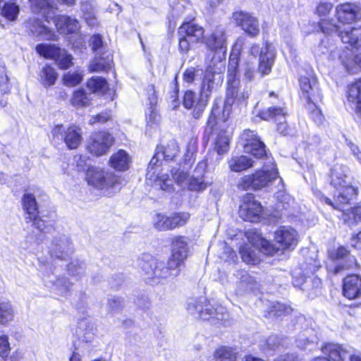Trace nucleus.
Here are the masks:
<instances>
[{
    "mask_svg": "<svg viewBox=\"0 0 361 361\" xmlns=\"http://www.w3.org/2000/svg\"><path fill=\"white\" fill-rule=\"evenodd\" d=\"M172 255L167 263L145 253L136 262V267L146 280H159L175 277L179 274L180 267L188 257V241L184 236L173 238Z\"/></svg>",
    "mask_w": 361,
    "mask_h": 361,
    "instance_id": "1",
    "label": "nucleus"
},
{
    "mask_svg": "<svg viewBox=\"0 0 361 361\" xmlns=\"http://www.w3.org/2000/svg\"><path fill=\"white\" fill-rule=\"evenodd\" d=\"M237 61L234 59L229 60L227 74V87L226 98L223 109V119H228L232 112L233 105H239L246 102L250 94V89L243 87L238 75Z\"/></svg>",
    "mask_w": 361,
    "mask_h": 361,
    "instance_id": "2",
    "label": "nucleus"
},
{
    "mask_svg": "<svg viewBox=\"0 0 361 361\" xmlns=\"http://www.w3.org/2000/svg\"><path fill=\"white\" fill-rule=\"evenodd\" d=\"M179 152L178 143L174 140H170L166 145L157 147L155 154L149 161V169L147 173V179L154 181L155 187L169 192L173 190V180L168 174L156 175L152 170L162 160H173Z\"/></svg>",
    "mask_w": 361,
    "mask_h": 361,
    "instance_id": "3",
    "label": "nucleus"
},
{
    "mask_svg": "<svg viewBox=\"0 0 361 361\" xmlns=\"http://www.w3.org/2000/svg\"><path fill=\"white\" fill-rule=\"evenodd\" d=\"M349 168L341 164H336L331 169L330 184L336 188L338 193L336 202L348 204L358 192L357 187L349 181Z\"/></svg>",
    "mask_w": 361,
    "mask_h": 361,
    "instance_id": "4",
    "label": "nucleus"
},
{
    "mask_svg": "<svg viewBox=\"0 0 361 361\" xmlns=\"http://www.w3.org/2000/svg\"><path fill=\"white\" fill-rule=\"evenodd\" d=\"M86 178L89 185L102 190L106 195L119 191L125 184L121 176L98 167H89L87 169Z\"/></svg>",
    "mask_w": 361,
    "mask_h": 361,
    "instance_id": "5",
    "label": "nucleus"
},
{
    "mask_svg": "<svg viewBox=\"0 0 361 361\" xmlns=\"http://www.w3.org/2000/svg\"><path fill=\"white\" fill-rule=\"evenodd\" d=\"M278 176V171L271 158H267V163L260 170L250 175L243 176L238 183V188L243 190H257L269 185Z\"/></svg>",
    "mask_w": 361,
    "mask_h": 361,
    "instance_id": "6",
    "label": "nucleus"
},
{
    "mask_svg": "<svg viewBox=\"0 0 361 361\" xmlns=\"http://www.w3.org/2000/svg\"><path fill=\"white\" fill-rule=\"evenodd\" d=\"M23 208L27 222H32L39 231L49 233L53 230V221L43 219L39 216L38 206L35 195L30 192H25L22 197Z\"/></svg>",
    "mask_w": 361,
    "mask_h": 361,
    "instance_id": "7",
    "label": "nucleus"
},
{
    "mask_svg": "<svg viewBox=\"0 0 361 361\" xmlns=\"http://www.w3.org/2000/svg\"><path fill=\"white\" fill-rule=\"evenodd\" d=\"M240 253L243 262L249 264H257L261 261L260 253L267 255L275 254V249L267 240L259 238L254 245H245L240 250Z\"/></svg>",
    "mask_w": 361,
    "mask_h": 361,
    "instance_id": "8",
    "label": "nucleus"
},
{
    "mask_svg": "<svg viewBox=\"0 0 361 361\" xmlns=\"http://www.w3.org/2000/svg\"><path fill=\"white\" fill-rule=\"evenodd\" d=\"M329 256L334 262V264L327 267L329 273L337 274L346 270L356 269L359 267L355 257L350 255L344 247L330 251Z\"/></svg>",
    "mask_w": 361,
    "mask_h": 361,
    "instance_id": "9",
    "label": "nucleus"
},
{
    "mask_svg": "<svg viewBox=\"0 0 361 361\" xmlns=\"http://www.w3.org/2000/svg\"><path fill=\"white\" fill-rule=\"evenodd\" d=\"M52 135L55 138L63 140L70 149H77L82 141L81 129L75 125H57L53 128Z\"/></svg>",
    "mask_w": 361,
    "mask_h": 361,
    "instance_id": "10",
    "label": "nucleus"
},
{
    "mask_svg": "<svg viewBox=\"0 0 361 361\" xmlns=\"http://www.w3.org/2000/svg\"><path fill=\"white\" fill-rule=\"evenodd\" d=\"M300 97L305 100L308 108L314 106V102L322 99L317 80L314 76H302L300 80Z\"/></svg>",
    "mask_w": 361,
    "mask_h": 361,
    "instance_id": "11",
    "label": "nucleus"
},
{
    "mask_svg": "<svg viewBox=\"0 0 361 361\" xmlns=\"http://www.w3.org/2000/svg\"><path fill=\"white\" fill-rule=\"evenodd\" d=\"M262 212L261 204L255 200L252 194L247 193L243 197L239 208V216L244 221H257Z\"/></svg>",
    "mask_w": 361,
    "mask_h": 361,
    "instance_id": "12",
    "label": "nucleus"
},
{
    "mask_svg": "<svg viewBox=\"0 0 361 361\" xmlns=\"http://www.w3.org/2000/svg\"><path fill=\"white\" fill-rule=\"evenodd\" d=\"M274 240L278 245H274L275 253L280 250H293L298 244V233L291 227L282 226L275 232Z\"/></svg>",
    "mask_w": 361,
    "mask_h": 361,
    "instance_id": "13",
    "label": "nucleus"
},
{
    "mask_svg": "<svg viewBox=\"0 0 361 361\" xmlns=\"http://www.w3.org/2000/svg\"><path fill=\"white\" fill-rule=\"evenodd\" d=\"M113 142L114 138L109 133L99 132L91 136L87 149L91 154L99 157L106 154Z\"/></svg>",
    "mask_w": 361,
    "mask_h": 361,
    "instance_id": "14",
    "label": "nucleus"
},
{
    "mask_svg": "<svg viewBox=\"0 0 361 361\" xmlns=\"http://www.w3.org/2000/svg\"><path fill=\"white\" fill-rule=\"evenodd\" d=\"M49 250L51 257L66 259L73 253L74 249L68 237L57 234L54 237Z\"/></svg>",
    "mask_w": 361,
    "mask_h": 361,
    "instance_id": "15",
    "label": "nucleus"
},
{
    "mask_svg": "<svg viewBox=\"0 0 361 361\" xmlns=\"http://www.w3.org/2000/svg\"><path fill=\"white\" fill-rule=\"evenodd\" d=\"M203 42L208 49L225 54L227 47L225 29L222 26L216 27L209 35L204 36Z\"/></svg>",
    "mask_w": 361,
    "mask_h": 361,
    "instance_id": "16",
    "label": "nucleus"
},
{
    "mask_svg": "<svg viewBox=\"0 0 361 361\" xmlns=\"http://www.w3.org/2000/svg\"><path fill=\"white\" fill-rule=\"evenodd\" d=\"M188 310L190 314H197L199 317L204 320L209 319L212 317L222 319V317H219L216 309L208 303L204 298H201L199 300L192 299L188 305Z\"/></svg>",
    "mask_w": 361,
    "mask_h": 361,
    "instance_id": "17",
    "label": "nucleus"
},
{
    "mask_svg": "<svg viewBox=\"0 0 361 361\" xmlns=\"http://www.w3.org/2000/svg\"><path fill=\"white\" fill-rule=\"evenodd\" d=\"M320 200L334 209L343 211L342 218L344 222L349 226L353 227L358 222L361 221V206L355 207L349 210H345L343 208L345 204H341L338 202H334L329 197L323 195H321Z\"/></svg>",
    "mask_w": 361,
    "mask_h": 361,
    "instance_id": "18",
    "label": "nucleus"
},
{
    "mask_svg": "<svg viewBox=\"0 0 361 361\" xmlns=\"http://www.w3.org/2000/svg\"><path fill=\"white\" fill-rule=\"evenodd\" d=\"M245 140L244 151L257 159L266 155L265 145L259 140L255 131L246 130L243 134Z\"/></svg>",
    "mask_w": 361,
    "mask_h": 361,
    "instance_id": "19",
    "label": "nucleus"
},
{
    "mask_svg": "<svg viewBox=\"0 0 361 361\" xmlns=\"http://www.w3.org/2000/svg\"><path fill=\"white\" fill-rule=\"evenodd\" d=\"M336 18L338 22L350 24L361 18V8L355 3H344L336 6Z\"/></svg>",
    "mask_w": 361,
    "mask_h": 361,
    "instance_id": "20",
    "label": "nucleus"
},
{
    "mask_svg": "<svg viewBox=\"0 0 361 361\" xmlns=\"http://www.w3.org/2000/svg\"><path fill=\"white\" fill-rule=\"evenodd\" d=\"M233 18L249 36L255 37L259 33V21L251 14L243 11L235 12L233 14Z\"/></svg>",
    "mask_w": 361,
    "mask_h": 361,
    "instance_id": "21",
    "label": "nucleus"
},
{
    "mask_svg": "<svg viewBox=\"0 0 361 361\" xmlns=\"http://www.w3.org/2000/svg\"><path fill=\"white\" fill-rule=\"evenodd\" d=\"M32 13L41 14L46 21L52 20L54 14L59 10L54 0H28Z\"/></svg>",
    "mask_w": 361,
    "mask_h": 361,
    "instance_id": "22",
    "label": "nucleus"
},
{
    "mask_svg": "<svg viewBox=\"0 0 361 361\" xmlns=\"http://www.w3.org/2000/svg\"><path fill=\"white\" fill-rule=\"evenodd\" d=\"M52 20L55 27L60 34L68 35L77 32L80 29L79 21L66 15H55Z\"/></svg>",
    "mask_w": 361,
    "mask_h": 361,
    "instance_id": "23",
    "label": "nucleus"
},
{
    "mask_svg": "<svg viewBox=\"0 0 361 361\" xmlns=\"http://www.w3.org/2000/svg\"><path fill=\"white\" fill-rule=\"evenodd\" d=\"M234 276L236 279V289L235 290L236 295H242L247 290H254L257 288V282L245 270L236 271Z\"/></svg>",
    "mask_w": 361,
    "mask_h": 361,
    "instance_id": "24",
    "label": "nucleus"
},
{
    "mask_svg": "<svg viewBox=\"0 0 361 361\" xmlns=\"http://www.w3.org/2000/svg\"><path fill=\"white\" fill-rule=\"evenodd\" d=\"M343 292L348 299H355L361 296V276L351 274L347 276L343 283Z\"/></svg>",
    "mask_w": 361,
    "mask_h": 361,
    "instance_id": "25",
    "label": "nucleus"
},
{
    "mask_svg": "<svg viewBox=\"0 0 361 361\" xmlns=\"http://www.w3.org/2000/svg\"><path fill=\"white\" fill-rule=\"evenodd\" d=\"M275 52L271 45L266 44L262 48L259 59L258 71L261 77L269 75L271 73L274 63Z\"/></svg>",
    "mask_w": 361,
    "mask_h": 361,
    "instance_id": "26",
    "label": "nucleus"
},
{
    "mask_svg": "<svg viewBox=\"0 0 361 361\" xmlns=\"http://www.w3.org/2000/svg\"><path fill=\"white\" fill-rule=\"evenodd\" d=\"M322 353L332 361H343L350 355V348L338 343H328L322 347Z\"/></svg>",
    "mask_w": 361,
    "mask_h": 361,
    "instance_id": "27",
    "label": "nucleus"
},
{
    "mask_svg": "<svg viewBox=\"0 0 361 361\" xmlns=\"http://www.w3.org/2000/svg\"><path fill=\"white\" fill-rule=\"evenodd\" d=\"M178 35L186 36L192 43L203 42L204 30L202 27L191 23H184L178 29Z\"/></svg>",
    "mask_w": 361,
    "mask_h": 361,
    "instance_id": "28",
    "label": "nucleus"
},
{
    "mask_svg": "<svg viewBox=\"0 0 361 361\" xmlns=\"http://www.w3.org/2000/svg\"><path fill=\"white\" fill-rule=\"evenodd\" d=\"M28 23L30 31L35 35L46 40L55 39L56 35L54 30L44 25L40 19H30Z\"/></svg>",
    "mask_w": 361,
    "mask_h": 361,
    "instance_id": "29",
    "label": "nucleus"
},
{
    "mask_svg": "<svg viewBox=\"0 0 361 361\" xmlns=\"http://www.w3.org/2000/svg\"><path fill=\"white\" fill-rule=\"evenodd\" d=\"M338 35L344 44L356 49L361 48V27L348 28L339 32Z\"/></svg>",
    "mask_w": 361,
    "mask_h": 361,
    "instance_id": "30",
    "label": "nucleus"
},
{
    "mask_svg": "<svg viewBox=\"0 0 361 361\" xmlns=\"http://www.w3.org/2000/svg\"><path fill=\"white\" fill-rule=\"evenodd\" d=\"M347 99L354 106L357 113L361 115V78L348 85Z\"/></svg>",
    "mask_w": 361,
    "mask_h": 361,
    "instance_id": "31",
    "label": "nucleus"
},
{
    "mask_svg": "<svg viewBox=\"0 0 361 361\" xmlns=\"http://www.w3.org/2000/svg\"><path fill=\"white\" fill-rule=\"evenodd\" d=\"M255 161L245 155L232 157L228 160L229 169L234 172H241L254 166Z\"/></svg>",
    "mask_w": 361,
    "mask_h": 361,
    "instance_id": "32",
    "label": "nucleus"
},
{
    "mask_svg": "<svg viewBox=\"0 0 361 361\" xmlns=\"http://www.w3.org/2000/svg\"><path fill=\"white\" fill-rule=\"evenodd\" d=\"M80 11L82 18L90 27L98 26L99 22L96 16L94 7L90 1H84L80 3Z\"/></svg>",
    "mask_w": 361,
    "mask_h": 361,
    "instance_id": "33",
    "label": "nucleus"
},
{
    "mask_svg": "<svg viewBox=\"0 0 361 361\" xmlns=\"http://www.w3.org/2000/svg\"><path fill=\"white\" fill-rule=\"evenodd\" d=\"M130 161V159L127 152L120 149L111 157L109 164L117 171H124L128 169Z\"/></svg>",
    "mask_w": 361,
    "mask_h": 361,
    "instance_id": "34",
    "label": "nucleus"
},
{
    "mask_svg": "<svg viewBox=\"0 0 361 361\" xmlns=\"http://www.w3.org/2000/svg\"><path fill=\"white\" fill-rule=\"evenodd\" d=\"M214 72H213L210 67L207 68L203 78L200 97L209 99L212 90L214 88Z\"/></svg>",
    "mask_w": 361,
    "mask_h": 361,
    "instance_id": "35",
    "label": "nucleus"
},
{
    "mask_svg": "<svg viewBox=\"0 0 361 361\" xmlns=\"http://www.w3.org/2000/svg\"><path fill=\"white\" fill-rule=\"evenodd\" d=\"M233 59L238 62L237 59ZM238 72L242 74L243 81L246 82L253 81L256 75L255 61L250 59L245 61L239 68L237 67L236 73Z\"/></svg>",
    "mask_w": 361,
    "mask_h": 361,
    "instance_id": "36",
    "label": "nucleus"
},
{
    "mask_svg": "<svg viewBox=\"0 0 361 361\" xmlns=\"http://www.w3.org/2000/svg\"><path fill=\"white\" fill-rule=\"evenodd\" d=\"M57 76L58 75L55 69L47 65L40 72L39 80L45 87H48L55 84Z\"/></svg>",
    "mask_w": 361,
    "mask_h": 361,
    "instance_id": "37",
    "label": "nucleus"
},
{
    "mask_svg": "<svg viewBox=\"0 0 361 361\" xmlns=\"http://www.w3.org/2000/svg\"><path fill=\"white\" fill-rule=\"evenodd\" d=\"M87 87L92 92L104 94L108 90V83L104 78L96 76L88 80Z\"/></svg>",
    "mask_w": 361,
    "mask_h": 361,
    "instance_id": "38",
    "label": "nucleus"
},
{
    "mask_svg": "<svg viewBox=\"0 0 361 361\" xmlns=\"http://www.w3.org/2000/svg\"><path fill=\"white\" fill-rule=\"evenodd\" d=\"M71 104L76 108H82L90 104V99L84 90L79 89L73 92Z\"/></svg>",
    "mask_w": 361,
    "mask_h": 361,
    "instance_id": "39",
    "label": "nucleus"
},
{
    "mask_svg": "<svg viewBox=\"0 0 361 361\" xmlns=\"http://www.w3.org/2000/svg\"><path fill=\"white\" fill-rule=\"evenodd\" d=\"M61 49L51 44H39L36 47L37 52L47 59L56 60L58 54H60Z\"/></svg>",
    "mask_w": 361,
    "mask_h": 361,
    "instance_id": "40",
    "label": "nucleus"
},
{
    "mask_svg": "<svg viewBox=\"0 0 361 361\" xmlns=\"http://www.w3.org/2000/svg\"><path fill=\"white\" fill-rule=\"evenodd\" d=\"M19 13V6L14 2L5 3L1 11L2 16L10 21L16 20Z\"/></svg>",
    "mask_w": 361,
    "mask_h": 361,
    "instance_id": "41",
    "label": "nucleus"
},
{
    "mask_svg": "<svg viewBox=\"0 0 361 361\" xmlns=\"http://www.w3.org/2000/svg\"><path fill=\"white\" fill-rule=\"evenodd\" d=\"M14 317V310L8 301L0 302V322L6 324L11 322Z\"/></svg>",
    "mask_w": 361,
    "mask_h": 361,
    "instance_id": "42",
    "label": "nucleus"
},
{
    "mask_svg": "<svg viewBox=\"0 0 361 361\" xmlns=\"http://www.w3.org/2000/svg\"><path fill=\"white\" fill-rule=\"evenodd\" d=\"M333 48L334 45L330 43L329 37H326L321 41V43L318 46L316 51L318 54H328L329 51H331L330 57L333 60H335L337 56L340 59L339 51L336 49H333Z\"/></svg>",
    "mask_w": 361,
    "mask_h": 361,
    "instance_id": "43",
    "label": "nucleus"
},
{
    "mask_svg": "<svg viewBox=\"0 0 361 361\" xmlns=\"http://www.w3.org/2000/svg\"><path fill=\"white\" fill-rule=\"evenodd\" d=\"M154 226L159 231L172 230L171 216L164 214H157L153 218Z\"/></svg>",
    "mask_w": 361,
    "mask_h": 361,
    "instance_id": "44",
    "label": "nucleus"
},
{
    "mask_svg": "<svg viewBox=\"0 0 361 361\" xmlns=\"http://www.w3.org/2000/svg\"><path fill=\"white\" fill-rule=\"evenodd\" d=\"M84 77V73L80 70L73 72H67L63 76V84L68 87H74L79 85Z\"/></svg>",
    "mask_w": 361,
    "mask_h": 361,
    "instance_id": "45",
    "label": "nucleus"
},
{
    "mask_svg": "<svg viewBox=\"0 0 361 361\" xmlns=\"http://www.w3.org/2000/svg\"><path fill=\"white\" fill-rule=\"evenodd\" d=\"M286 114L285 109L281 107H269L268 109L259 113L260 118L266 121L277 117L284 118Z\"/></svg>",
    "mask_w": 361,
    "mask_h": 361,
    "instance_id": "46",
    "label": "nucleus"
},
{
    "mask_svg": "<svg viewBox=\"0 0 361 361\" xmlns=\"http://www.w3.org/2000/svg\"><path fill=\"white\" fill-rule=\"evenodd\" d=\"M316 337L312 333V330L308 329L299 335L296 343L298 348L305 349L309 344L313 343Z\"/></svg>",
    "mask_w": 361,
    "mask_h": 361,
    "instance_id": "47",
    "label": "nucleus"
},
{
    "mask_svg": "<svg viewBox=\"0 0 361 361\" xmlns=\"http://www.w3.org/2000/svg\"><path fill=\"white\" fill-rule=\"evenodd\" d=\"M190 218V214L188 212H176L171 215L172 230L180 227L187 224Z\"/></svg>",
    "mask_w": 361,
    "mask_h": 361,
    "instance_id": "48",
    "label": "nucleus"
},
{
    "mask_svg": "<svg viewBox=\"0 0 361 361\" xmlns=\"http://www.w3.org/2000/svg\"><path fill=\"white\" fill-rule=\"evenodd\" d=\"M229 145V138L224 133H220L215 141V149L218 154L221 155L227 152Z\"/></svg>",
    "mask_w": 361,
    "mask_h": 361,
    "instance_id": "49",
    "label": "nucleus"
},
{
    "mask_svg": "<svg viewBox=\"0 0 361 361\" xmlns=\"http://www.w3.org/2000/svg\"><path fill=\"white\" fill-rule=\"evenodd\" d=\"M73 58L71 54H68L64 49L60 50V54H58L56 61L59 67L61 69H68L73 65Z\"/></svg>",
    "mask_w": 361,
    "mask_h": 361,
    "instance_id": "50",
    "label": "nucleus"
},
{
    "mask_svg": "<svg viewBox=\"0 0 361 361\" xmlns=\"http://www.w3.org/2000/svg\"><path fill=\"white\" fill-rule=\"evenodd\" d=\"M206 188L207 183L204 182V179L196 178L195 175L190 176L187 183V189L193 191H201L205 190Z\"/></svg>",
    "mask_w": 361,
    "mask_h": 361,
    "instance_id": "51",
    "label": "nucleus"
},
{
    "mask_svg": "<svg viewBox=\"0 0 361 361\" xmlns=\"http://www.w3.org/2000/svg\"><path fill=\"white\" fill-rule=\"evenodd\" d=\"M71 286V283L66 277L59 278L53 283V288L61 295L66 293Z\"/></svg>",
    "mask_w": 361,
    "mask_h": 361,
    "instance_id": "52",
    "label": "nucleus"
},
{
    "mask_svg": "<svg viewBox=\"0 0 361 361\" xmlns=\"http://www.w3.org/2000/svg\"><path fill=\"white\" fill-rule=\"evenodd\" d=\"M332 20L326 18H322L319 22V27L322 31L326 34H331L334 32H337L339 34L341 32L339 26L332 22Z\"/></svg>",
    "mask_w": 361,
    "mask_h": 361,
    "instance_id": "53",
    "label": "nucleus"
},
{
    "mask_svg": "<svg viewBox=\"0 0 361 361\" xmlns=\"http://www.w3.org/2000/svg\"><path fill=\"white\" fill-rule=\"evenodd\" d=\"M109 68V61H106L102 58H95L90 66V69L92 72L104 71Z\"/></svg>",
    "mask_w": 361,
    "mask_h": 361,
    "instance_id": "54",
    "label": "nucleus"
},
{
    "mask_svg": "<svg viewBox=\"0 0 361 361\" xmlns=\"http://www.w3.org/2000/svg\"><path fill=\"white\" fill-rule=\"evenodd\" d=\"M68 271L73 276H80L85 271V264L82 261L75 259L68 265Z\"/></svg>",
    "mask_w": 361,
    "mask_h": 361,
    "instance_id": "55",
    "label": "nucleus"
},
{
    "mask_svg": "<svg viewBox=\"0 0 361 361\" xmlns=\"http://www.w3.org/2000/svg\"><path fill=\"white\" fill-rule=\"evenodd\" d=\"M173 180L180 187L183 188H186L187 183H188L190 176L183 171H176L175 173H173Z\"/></svg>",
    "mask_w": 361,
    "mask_h": 361,
    "instance_id": "56",
    "label": "nucleus"
},
{
    "mask_svg": "<svg viewBox=\"0 0 361 361\" xmlns=\"http://www.w3.org/2000/svg\"><path fill=\"white\" fill-rule=\"evenodd\" d=\"M11 352V346L8 341V336L6 335L0 336V356L3 359L8 357Z\"/></svg>",
    "mask_w": 361,
    "mask_h": 361,
    "instance_id": "57",
    "label": "nucleus"
},
{
    "mask_svg": "<svg viewBox=\"0 0 361 361\" xmlns=\"http://www.w3.org/2000/svg\"><path fill=\"white\" fill-rule=\"evenodd\" d=\"M199 97L197 98L196 96V94L191 91L188 90L185 92L183 97V106L186 109H191L194 106L196 105L197 102H198Z\"/></svg>",
    "mask_w": 361,
    "mask_h": 361,
    "instance_id": "58",
    "label": "nucleus"
},
{
    "mask_svg": "<svg viewBox=\"0 0 361 361\" xmlns=\"http://www.w3.org/2000/svg\"><path fill=\"white\" fill-rule=\"evenodd\" d=\"M197 149V138H191L188 141L187 146V152L185 154V161H188L190 162L192 160L193 161V155L196 153Z\"/></svg>",
    "mask_w": 361,
    "mask_h": 361,
    "instance_id": "59",
    "label": "nucleus"
},
{
    "mask_svg": "<svg viewBox=\"0 0 361 361\" xmlns=\"http://www.w3.org/2000/svg\"><path fill=\"white\" fill-rule=\"evenodd\" d=\"M207 102L208 99L199 97L198 102H197L196 105L193 106L194 110L192 111V116L195 118L198 119L202 116V113L204 111L205 106L207 104Z\"/></svg>",
    "mask_w": 361,
    "mask_h": 361,
    "instance_id": "60",
    "label": "nucleus"
},
{
    "mask_svg": "<svg viewBox=\"0 0 361 361\" xmlns=\"http://www.w3.org/2000/svg\"><path fill=\"white\" fill-rule=\"evenodd\" d=\"M291 312V308L280 302L273 303L271 312L275 316L280 317L283 314H288Z\"/></svg>",
    "mask_w": 361,
    "mask_h": 361,
    "instance_id": "61",
    "label": "nucleus"
},
{
    "mask_svg": "<svg viewBox=\"0 0 361 361\" xmlns=\"http://www.w3.org/2000/svg\"><path fill=\"white\" fill-rule=\"evenodd\" d=\"M332 9V4L329 2H320L317 7L316 12L322 18H326Z\"/></svg>",
    "mask_w": 361,
    "mask_h": 361,
    "instance_id": "62",
    "label": "nucleus"
},
{
    "mask_svg": "<svg viewBox=\"0 0 361 361\" xmlns=\"http://www.w3.org/2000/svg\"><path fill=\"white\" fill-rule=\"evenodd\" d=\"M207 163L206 160L200 161L195 167L193 174L195 175L196 178L204 179V174L206 171Z\"/></svg>",
    "mask_w": 361,
    "mask_h": 361,
    "instance_id": "63",
    "label": "nucleus"
},
{
    "mask_svg": "<svg viewBox=\"0 0 361 361\" xmlns=\"http://www.w3.org/2000/svg\"><path fill=\"white\" fill-rule=\"evenodd\" d=\"M197 70L194 67L187 68L183 73V80L185 82L192 83L196 77Z\"/></svg>",
    "mask_w": 361,
    "mask_h": 361,
    "instance_id": "64",
    "label": "nucleus"
}]
</instances>
